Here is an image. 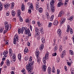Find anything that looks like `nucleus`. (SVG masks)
I'll return each instance as SVG.
<instances>
[{
  "label": "nucleus",
  "mask_w": 74,
  "mask_h": 74,
  "mask_svg": "<svg viewBox=\"0 0 74 74\" xmlns=\"http://www.w3.org/2000/svg\"><path fill=\"white\" fill-rule=\"evenodd\" d=\"M69 52V53L70 54V55H74V53L73 52V51L71 50H70Z\"/></svg>",
  "instance_id": "nucleus-33"
},
{
  "label": "nucleus",
  "mask_w": 74,
  "mask_h": 74,
  "mask_svg": "<svg viewBox=\"0 0 74 74\" xmlns=\"http://www.w3.org/2000/svg\"><path fill=\"white\" fill-rule=\"evenodd\" d=\"M42 68L43 69L44 71H46L47 69V66H45V65H43Z\"/></svg>",
  "instance_id": "nucleus-29"
},
{
  "label": "nucleus",
  "mask_w": 74,
  "mask_h": 74,
  "mask_svg": "<svg viewBox=\"0 0 74 74\" xmlns=\"http://www.w3.org/2000/svg\"><path fill=\"white\" fill-rule=\"evenodd\" d=\"M21 56H18V58L19 60H21Z\"/></svg>",
  "instance_id": "nucleus-56"
},
{
  "label": "nucleus",
  "mask_w": 74,
  "mask_h": 74,
  "mask_svg": "<svg viewBox=\"0 0 74 74\" xmlns=\"http://www.w3.org/2000/svg\"><path fill=\"white\" fill-rule=\"evenodd\" d=\"M64 69L65 70V71H67V67L66 66H65Z\"/></svg>",
  "instance_id": "nucleus-55"
},
{
  "label": "nucleus",
  "mask_w": 74,
  "mask_h": 74,
  "mask_svg": "<svg viewBox=\"0 0 74 74\" xmlns=\"http://www.w3.org/2000/svg\"><path fill=\"white\" fill-rule=\"evenodd\" d=\"M8 51H4V52L3 53V54L4 56H3V58H2V60L4 61L5 60V58H7V53H8Z\"/></svg>",
  "instance_id": "nucleus-3"
},
{
  "label": "nucleus",
  "mask_w": 74,
  "mask_h": 74,
  "mask_svg": "<svg viewBox=\"0 0 74 74\" xmlns=\"http://www.w3.org/2000/svg\"><path fill=\"white\" fill-rule=\"evenodd\" d=\"M7 30H7L6 29L3 30V32L4 34H5V33H7Z\"/></svg>",
  "instance_id": "nucleus-51"
},
{
  "label": "nucleus",
  "mask_w": 74,
  "mask_h": 74,
  "mask_svg": "<svg viewBox=\"0 0 74 74\" xmlns=\"http://www.w3.org/2000/svg\"><path fill=\"white\" fill-rule=\"evenodd\" d=\"M4 25H5V26H6V25H8L9 24H8V22L5 21L4 23Z\"/></svg>",
  "instance_id": "nucleus-41"
},
{
  "label": "nucleus",
  "mask_w": 74,
  "mask_h": 74,
  "mask_svg": "<svg viewBox=\"0 0 74 74\" xmlns=\"http://www.w3.org/2000/svg\"><path fill=\"white\" fill-rule=\"evenodd\" d=\"M38 26L39 27H41L42 26V24L40 23V21H38L37 22Z\"/></svg>",
  "instance_id": "nucleus-26"
},
{
  "label": "nucleus",
  "mask_w": 74,
  "mask_h": 74,
  "mask_svg": "<svg viewBox=\"0 0 74 74\" xmlns=\"http://www.w3.org/2000/svg\"><path fill=\"white\" fill-rule=\"evenodd\" d=\"M40 33H41V34H43V33H44V30H43L42 28H40Z\"/></svg>",
  "instance_id": "nucleus-36"
},
{
  "label": "nucleus",
  "mask_w": 74,
  "mask_h": 74,
  "mask_svg": "<svg viewBox=\"0 0 74 74\" xmlns=\"http://www.w3.org/2000/svg\"><path fill=\"white\" fill-rule=\"evenodd\" d=\"M47 8H49V4H47Z\"/></svg>",
  "instance_id": "nucleus-64"
},
{
  "label": "nucleus",
  "mask_w": 74,
  "mask_h": 74,
  "mask_svg": "<svg viewBox=\"0 0 74 74\" xmlns=\"http://www.w3.org/2000/svg\"><path fill=\"white\" fill-rule=\"evenodd\" d=\"M29 59V58L27 57H26L24 59L25 60H28V59Z\"/></svg>",
  "instance_id": "nucleus-52"
},
{
  "label": "nucleus",
  "mask_w": 74,
  "mask_h": 74,
  "mask_svg": "<svg viewBox=\"0 0 74 74\" xmlns=\"http://www.w3.org/2000/svg\"><path fill=\"white\" fill-rule=\"evenodd\" d=\"M24 33L25 34H27V35H28V36H31V34H30V30L29 29L27 28V29H26Z\"/></svg>",
  "instance_id": "nucleus-5"
},
{
  "label": "nucleus",
  "mask_w": 74,
  "mask_h": 74,
  "mask_svg": "<svg viewBox=\"0 0 74 74\" xmlns=\"http://www.w3.org/2000/svg\"><path fill=\"white\" fill-rule=\"evenodd\" d=\"M4 64V61H2L1 63V66H3Z\"/></svg>",
  "instance_id": "nucleus-54"
},
{
  "label": "nucleus",
  "mask_w": 74,
  "mask_h": 74,
  "mask_svg": "<svg viewBox=\"0 0 74 74\" xmlns=\"http://www.w3.org/2000/svg\"><path fill=\"white\" fill-rule=\"evenodd\" d=\"M57 54L56 53H55L53 54L52 56H56Z\"/></svg>",
  "instance_id": "nucleus-50"
},
{
  "label": "nucleus",
  "mask_w": 74,
  "mask_h": 74,
  "mask_svg": "<svg viewBox=\"0 0 74 74\" xmlns=\"http://www.w3.org/2000/svg\"><path fill=\"white\" fill-rule=\"evenodd\" d=\"M59 3L58 4V7H60V6L61 5L60 4V1H59Z\"/></svg>",
  "instance_id": "nucleus-43"
},
{
  "label": "nucleus",
  "mask_w": 74,
  "mask_h": 74,
  "mask_svg": "<svg viewBox=\"0 0 74 74\" xmlns=\"http://www.w3.org/2000/svg\"><path fill=\"white\" fill-rule=\"evenodd\" d=\"M65 20H66V18L64 17H63L62 18H61V20L60 21V25H62L65 22Z\"/></svg>",
  "instance_id": "nucleus-8"
},
{
  "label": "nucleus",
  "mask_w": 74,
  "mask_h": 74,
  "mask_svg": "<svg viewBox=\"0 0 74 74\" xmlns=\"http://www.w3.org/2000/svg\"><path fill=\"white\" fill-rule=\"evenodd\" d=\"M25 22L27 23H29V20L28 19H26Z\"/></svg>",
  "instance_id": "nucleus-47"
},
{
  "label": "nucleus",
  "mask_w": 74,
  "mask_h": 74,
  "mask_svg": "<svg viewBox=\"0 0 74 74\" xmlns=\"http://www.w3.org/2000/svg\"><path fill=\"white\" fill-rule=\"evenodd\" d=\"M51 26H52V23H49L48 26V27H51Z\"/></svg>",
  "instance_id": "nucleus-40"
},
{
  "label": "nucleus",
  "mask_w": 74,
  "mask_h": 74,
  "mask_svg": "<svg viewBox=\"0 0 74 74\" xmlns=\"http://www.w3.org/2000/svg\"><path fill=\"white\" fill-rule=\"evenodd\" d=\"M62 54L65 55V54H66V51H65V50H64L63 51H62Z\"/></svg>",
  "instance_id": "nucleus-42"
},
{
  "label": "nucleus",
  "mask_w": 74,
  "mask_h": 74,
  "mask_svg": "<svg viewBox=\"0 0 74 74\" xmlns=\"http://www.w3.org/2000/svg\"><path fill=\"white\" fill-rule=\"evenodd\" d=\"M60 60V58H59V57H58L57 58V63L59 62Z\"/></svg>",
  "instance_id": "nucleus-44"
},
{
  "label": "nucleus",
  "mask_w": 74,
  "mask_h": 74,
  "mask_svg": "<svg viewBox=\"0 0 74 74\" xmlns=\"http://www.w3.org/2000/svg\"><path fill=\"white\" fill-rule=\"evenodd\" d=\"M69 20H71V21L73 20V17H70L69 18Z\"/></svg>",
  "instance_id": "nucleus-60"
},
{
  "label": "nucleus",
  "mask_w": 74,
  "mask_h": 74,
  "mask_svg": "<svg viewBox=\"0 0 74 74\" xmlns=\"http://www.w3.org/2000/svg\"><path fill=\"white\" fill-rule=\"evenodd\" d=\"M19 18L20 19V21L22 22H23V18H22L21 17V16H18Z\"/></svg>",
  "instance_id": "nucleus-35"
},
{
  "label": "nucleus",
  "mask_w": 74,
  "mask_h": 74,
  "mask_svg": "<svg viewBox=\"0 0 74 74\" xmlns=\"http://www.w3.org/2000/svg\"><path fill=\"white\" fill-rule=\"evenodd\" d=\"M9 53L10 56L11 57V56H12V49L11 48L9 49Z\"/></svg>",
  "instance_id": "nucleus-12"
},
{
  "label": "nucleus",
  "mask_w": 74,
  "mask_h": 74,
  "mask_svg": "<svg viewBox=\"0 0 74 74\" xmlns=\"http://www.w3.org/2000/svg\"><path fill=\"white\" fill-rule=\"evenodd\" d=\"M25 5L24 4H23L21 7V10L22 11H23L25 9Z\"/></svg>",
  "instance_id": "nucleus-31"
},
{
  "label": "nucleus",
  "mask_w": 74,
  "mask_h": 74,
  "mask_svg": "<svg viewBox=\"0 0 74 74\" xmlns=\"http://www.w3.org/2000/svg\"><path fill=\"white\" fill-rule=\"evenodd\" d=\"M63 14H64V12H63V11H60L58 15V17H61V16H62V15H63Z\"/></svg>",
  "instance_id": "nucleus-11"
},
{
  "label": "nucleus",
  "mask_w": 74,
  "mask_h": 74,
  "mask_svg": "<svg viewBox=\"0 0 74 74\" xmlns=\"http://www.w3.org/2000/svg\"><path fill=\"white\" fill-rule=\"evenodd\" d=\"M6 15L7 16H8L10 15V12H7L6 14Z\"/></svg>",
  "instance_id": "nucleus-46"
},
{
  "label": "nucleus",
  "mask_w": 74,
  "mask_h": 74,
  "mask_svg": "<svg viewBox=\"0 0 74 74\" xmlns=\"http://www.w3.org/2000/svg\"><path fill=\"white\" fill-rule=\"evenodd\" d=\"M12 58L14 62H15L16 61V56L15 55V54H13L12 55Z\"/></svg>",
  "instance_id": "nucleus-13"
},
{
  "label": "nucleus",
  "mask_w": 74,
  "mask_h": 74,
  "mask_svg": "<svg viewBox=\"0 0 74 74\" xmlns=\"http://www.w3.org/2000/svg\"><path fill=\"white\" fill-rule=\"evenodd\" d=\"M57 33L58 34H59V36H60L61 34H62V32H61V30L60 29H59L58 30Z\"/></svg>",
  "instance_id": "nucleus-22"
},
{
  "label": "nucleus",
  "mask_w": 74,
  "mask_h": 74,
  "mask_svg": "<svg viewBox=\"0 0 74 74\" xmlns=\"http://www.w3.org/2000/svg\"><path fill=\"white\" fill-rule=\"evenodd\" d=\"M12 15L13 16H15V12L14 10L12 11Z\"/></svg>",
  "instance_id": "nucleus-24"
},
{
  "label": "nucleus",
  "mask_w": 74,
  "mask_h": 74,
  "mask_svg": "<svg viewBox=\"0 0 74 74\" xmlns=\"http://www.w3.org/2000/svg\"><path fill=\"white\" fill-rule=\"evenodd\" d=\"M21 29L22 30V32H24V31H25L26 29H27V28L26 27H22L21 28Z\"/></svg>",
  "instance_id": "nucleus-27"
},
{
  "label": "nucleus",
  "mask_w": 74,
  "mask_h": 74,
  "mask_svg": "<svg viewBox=\"0 0 74 74\" xmlns=\"http://www.w3.org/2000/svg\"><path fill=\"white\" fill-rule=\"evenodd\" d=\"M53 18H54V16L52 15L51 17H50V20L51 21H53Z\"/></svg>",
  "instance_id": "nucleus-32"
},
{
  "label": "nucleus",
  "mask_w": 74,
  "mask_h": 74,
  "mask_svg": "<svg viewBox=\"0 0 74 74\" xmlns=\"http://www.w3.org/2000/svg\"><path fill=\"white\" fill-rule=\"evenodd\" d=\"M48 71L49 74H50L51 73V67H49L48 68Z\"/></svg>",
  "instance_id": "nucleus-19"
},
{
  "label": "nucleus",
  "mask_w": 74,
  "mask_h": 74,
  "mask_svg": "<svg viewBox=\"0 0 74 74\" xmlns=\"http://www.w3.org/2000/svg\"><path fill=\"white\" fill-rule=\"evenodd\" d=\"M4 7L6 8H9V7H10V4L9 3H7L5 5H4Z\"/></svg>",
  "instance_id": "nucleus-15"
},
{
  "label": "nucleus",
  "mask_w": 74,
  "mask_h": 74,
  "mask_svg": "<svg viewBox=\"0 0 74 74\" xmlns=\"http://www.w3.org/2000/svg\"><path fill=\"white\" fill-rule=\"evenodd\" d=\"M28 12L29 14H30L32 12V11L31 10V9H30L29 8L28 9Z\"/></svg>",
  "instance_id": "nucleus-48"
},
{
  "label": "nucleus",
  "mask_w": 74,
  "mask_h": 74,
  "mask_svg": "<svg viewBox=\"0 0 74 74\" xmlns=\"http://www.w3.org/2000/svg\"><path fill=\"white\" fill-rule=\"evenodd\" d=\"M42 10H43L42 9V8H39V9L38 10L39 12H40V13L42 12V11H43Z\"/></svg>",
  "instance_id": "nucleus-34"
},
{
  "label": "nucleus",
  "mask_w": 74,
  "mask_h": 74,
  "mask_svg": "<svg viewBox=\"0 0 74 74\" xmlns=\"http://www.w3.org/2000/svg\"><path fill=\"white\" fill-rule=\"evenodd\" d=\"M46 11L47 12H49V8H47Z\"/></svg>",
  "instance_id": "nucleus-61"
},
{
  "label": "nucleus",
  "mask_w": 74,
  "mask_h": 74,
  "mask_svg": "<svg viewBox=\"0 0 74 74\" xmlns=\"http://www.w3.org/2000/svg\"><path fill=\"white\" fill-rule=\"evenodd\" d=\"M38 2H37L36 3V10H37L38 8H39V5Z\"/></svg>",
  "instance_id": "nucleus-25"
},
{
  "label": "nucleus",
  "mask_w": 74,
  "mask_h": 74,
  "mask_svg": "<svg viewBox=\"0 0 74 74\" xmlns=\"http://www.w3.org/2000/svg\"><path fill=\"white\" fill-rule=\"evenodd\" d=\"M59 50L60 52H61L63 49V46H62L61 45H60L59 46Z\"/></svg>",
  "instance_id": "nucleus-20"
},
{
  "label": "nucleus",
  "mask_w": 74,
  "mask_h": 74,
  "mask_svg": "<svg viewBox=\"0 0 74 74\" xmlns=\"http://www.w3.org/2000/svg\"><path fill=\"white\" fill-rule=\"evenodd\" d=\"M3 31V29H1L0 30V33H2Z\"/></svg>",
  "instance_id": "nucleus-62"
},
{
  "label": "nucleus",
  "mask_w": 74,
  "mask_h": 74,
  "mask_svg": "<svg viewBox=\"0 0 74 74\" xmlns=\"http://www.w3.org/2000/svg\"><path fill=\"white\" fill-rule=\"evenodd\" d=\"M46 17H47V19H49V18H50V17L49 16V15L48 16H46Z\"/></svg>",
  "instance_id": "nucleus-63"
},
{
  "label": "nucleus",
  "mask_w": 74,
  "mask_h": 74,
  "mask_svg": "<svg viewBox=\"0 0 74 74\" xmlns=\"http://www.w3.org/2000/svg\"><path fill=\"white\" fill-rule=\"evenodd\" d=\"M57 74H59V73H60V70H59V69H58L57 70Z\"/></svg>",
  "instance_id": "nucleus-53"
},
{
  "label": "nucleus",
  "mask_w": 74,
  "mask_h": 74,
  "mask_svg": "<svg viewBox=\"0 0 74 74\" xmlns=\"http://www.w3.org/2000/svg\"><path fill=\"white\" fill-rule=\"evenodd\" d=\"M41 40L42 43H44L45 42V39H44V38H42L41 39Z\"/></svg>",
  "instance_id": "nucleus-39"
},
{
  "label": "nucleus",
  "mask_w": 74,
  "mask_h": 74,
  "mask_svg": "<svg viewBox=\"0 0 74 74\" xmlns=\"http://www.w3.org/2000/svg\"><path fill=\"white\" fill-rule=\"evenodd\" d=\"M5 27L7 30H10L11 28V24H9L5 25Z\"/></svg>",
  "instance_id": "nucleus-6"
},
{
  "label": "nucleus",
  "mask_w": 74,
  "mask_h": 74,
  "mask_svg": "<svg viewBox=\"0 0 74 74\" xmlns=\"http://www.w3.org/2000/svg\"><path fill=\"white\" fill-rule=\"evenodd\" d=\"M8 40H7L6 42V43H5V45H8Z\"/></svg>",
  "instance_id": "nucleus-58"
},
{
  "label": "nucleus",
  "mask_w": 74,
  "mask_h": 74,
  "mask_svg": "<svg viewBox=\"0 0 74 74\" xmlns=\"http://www.w3.org/2000/svg\"><path fill=\"white\" fill-rule=\"evenodd\" d=\"M36 57H39V54H40V53H39V51L37 50L36 51Z\"/></svg>",
  "instance_id": "nucleus-16"
},
{
  "label": "nucleus",
  "mask_w": 74,
  "mask_h": 74,
  "mask_svg": "<svg viewBox=\"0 0 74 74\" xmlns=\"http://www.w3.org/2000/svg\"><path fill=\"white\" fill-rule=\"evenodd\" d=\"M32 57H30L29 58V60L28 62V63L26 66V69L27 70L28 73L30 74L31 72L33 70V69L32 67H33V63L32 62Z\"/></svg>",
  "instance_id": "nucleus-1"
},
{
  "label": "nucleus",
  "mask_w": 74,
  "mask_h": 74,
  "mask_svg": "<svg viewBox=\"0 0 74 74\" xmlns=\"http://www.w3.org/2000/svg\"><path fill=\"white\" fill-rule=\"evenodd\" d=\"M30 29L31 31H32V26L31 25L30 26Z\"/></svg>",
  "instance_id": "nucleus-59"
},
{
  "label": "nucleus",
  "mask_w": 74,
  "mask_h": 74,
  "mask_svg": "<svg viewBox=\"0 0 74 74\" xmlns=\"http://www.w3.org/2000/svg\"><path fill=\"white\" fill-rule=\"evenodd\" d=\"M3 10V5L0 6V11H1Z\"/></svg>",
  "instance_id": "nucleus-45"
},
{
  "label": "nucleus",
  "mask_w": 74,
  "mask_h": 74,
  "mask_svg": "<svg viewBox=\"0 0 74 74\" xmlns=\"http://www.w3.org/2000/svg\"><path fill=\"white\" fill-rule=\"evenodd\" d=\"M58 49V47H55L54 48V51H56Z\"/></svg>",
  "instance_id": "nucleus-49"
},
{
  "label": "nucleus",
  "mask_w": 74,
  "mask_h": 74,
  "mask_svg": "<svg viewBox=\"0 0 74 74\" xmlns=\"http://www.w3.org/2000/svg\"><path fill=\"white\" fill-rule=\"evenodd\" d=\"M50 7H51V11L52 12H55V6H52Z\"/></svg>",
  "instance_id": "nucleus-14"
},
{
  "label": "nucleus",
  "mask_w": 74,
  "mask_h": 74,
  "mask_svg": "<svg viewBox=\"0 0 74 74\" xmlns=\"http://www.w3.org/2000/svg\"><path fill=\"white\" fill-rule=\"evenodd\" d=\"M22 72L23 73V74H25L26 72H25V69H23V70L22 71Z\"/></svg>",
  "instance_id": "nucleus-38"
},
{
  "label": "nucleus",
  "mask_w": 74,
  "mask_h": 74,
  "mask_svg": "<svg viewBox=\"0 0 74 74\" xmlns=\"http://www.w3.org/2000/svg\"><path fill=\"white\" fill-rule=\"evenodd\" d=\"M29 8L31 9V10H33L34 7L32 3H31V4H30V5L29 7Z\"/></svg>",
  "instance_id": "nucleus-23"
},
{
  "label": "nucleus",
  "mask_w": 74,
  "mask_h": 74,
  "mask_svg": "<svg viewBox=\"0 0 74 74\" xmlns=\"http://www.w3.org/2000/svg\"><path fill=\"white\" fill-rule=\"evenodd\" d=\"M18 33L19 34H20L21 33L23 34V31H22V29H21L20 28H19L18 29Z\"/></svg>",
  "instance_id": "nucleus-10"
},
{
  "label": "nucleus",
  "mask_w": 74,
  "mask_h": 74,
  "mask_svg": "<svg viewBox=\"0 0 74 74\" xmlns=\"http://www.w3.org/2000/svg\"><path fill=\"white\" fill-rule=\"evenodd\" d=\"M48 55H49V53L47 52L46 53L45 57H44L43 59V62L44 64H45L46 63V60H48Z\"/></svg>",
  "instance_id": "nucleus-2"
},
{
  "label": "nucleus",
  "mask_w": 74,
  "mask_h": 74,
  "mask_svg": "<svg viewBox=\"0 0 74 74\" xmlns=\"http://www.w3.org/2000/svg\"><path fill=\"white\" fill-rule=\"evenodd\" d=\"M53 25H57L58 24V21L57 20L55 21L53 23Z\"/></svg>",
  "instance_id": "nucleus-30"
},
{
  "label": "nucleus",
  "mask_w": 74,
  "mask_h": 74,
  "mask_svg": "<svg viewBox=\"0 0 74 74\" xmlns=\"http://www.w3.org/2000/svg\"><path fill=\"white\" fill-rule=\"evenodd\" d=\"M21 10H18L17 14L18 16H21Z\"/></svg>",
  "instance_id": "nucleus-21"
},
{
  "label": "nucleus",
  "mask_w": 74,
  "mask_h": 74,
  "mask_svg": "<svg viewBox=\"0 0 74 74\" xmlns=\"http://www.w3.org/2000/svg\"><path fill=\"white\" fill-rule=\"evenodd\" d=\"M35 30V37H36L37 36H38V34H40V32H38V28L36 27Z\"/></svg>",
  "instance_id": "nucleus-7"
},
{
  "label": "nucleus",
  "mask_w": 74,
  "mask_h": 74,
  "mask_svg": "<svg viewBox=\"0 0 74 74\" xmlns=\"http://www.w3.org/2000/svg\"><path fill=\"white\" fill-rule=\"evenodd\" d=\"M6 64L7 66H9V65H10V62L9 60L7 59L6 60Z\"/></svg>",
  "instance_id": "nucleus-28"
},
{
  "label": "nucleus",
  "mask_w": 74,
  "mask_h": 74,
  "mask_svg": "<svg viewBox=\"0 0 74 74\" xmlns=\"http://www.w3.org/2000/svg\"><path fill=\"white\" fill-rule=\"evenodd\" d=\"M18 35H15L14 38L13 43L14 44H16V41L18 40Z\"/></svg>",
  "instance_id": "nucleus-4"
},
{
  "label": "nucleus",
  "mask_w": 74,
  "mask_h": 74,
  "mask_svg": "<svg viewBox=\"0 0 74 74\" xmlns=\"http://www.w3.org/2000/svg\"><path fill=\"white\" fill-rule=\"evenodd\" d=\"M37 61L38 62V63L40 64V62H41V59H40V58L38 57H37Z\"/></svg>",
  "instance_id": "nucleus-18"
},
{
  "label": "nucleus",
  "mask_w": 74,
  "mask_h": 74,
  "mask_svg": "<svg viewBox=\"0 0 74 74\" xmlns=\"http://www.w3.org/2000/svg\"><path fill=\"white\" fill-rule=\"evenodd\" d=\"M44 45L42 44L40 46V51H42L44 49Z\"/></svg>",
  "instance_id": "nucleus-17"
},
{
  "label": "nucleus",
  "mask_w": 74,
  "mask_h": 74,
  "mask_svg": "<svg viewBox=\"0 0 74 74\" xmlns=\"http://www.w3.org/2000/svg\"><path fill=\"white\" fill-rule=\"evenodd\" d=\"M55 2V1L52 0L50 1V7H52V6H54V3Z\"/></svg>",
  "instance_id": "nucleus-9"
},
{
  "label": "nucleus",
  "mask_w": 74,
  "mask_h": 74,
  "mask_svg": "<svg viewBox=\"0 0 74 74\" xmlns=\"http://www.w3.org/2000/svg\"><path fill=\"white\" fill-rule=\"evenodd\" d=\"M64 54H62L61 56V57L62 58H64Z\"/></svg>",
  "instance_id": "nucleus-57"
},
{
  "label": "nucleus",
  "mask_w": 74,
  "mask_h": 74,
  "mask_svg": "<svg viewBox=\"0 0 74 74\" xmlns=\"http://www.w3.org/2000/svg\"><path fill=\"white\" fill-rule=\"evenodd\" d=\"M29 52V50H28L27 48L26 47L25 48V52Z\"/></svg>",
  "instance_id": "nucleus-37"
}]
</instances>
